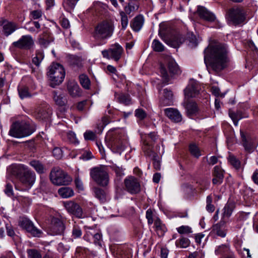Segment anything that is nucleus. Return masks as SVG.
I'll use <instances>...</instances> for the list:
<instances>
[{"instance_id":"obj_52","label":"nucleus","mask_w":258,"mask_h":258,"mask_svg":"<svg viewBox=\"0 0 258 258\" xmlns=\"http://www.w3.org/2000/svg\"><path fill=\"white\" fill-rule=\"evenodd\" d=\"M176 230L180 234H188L192 232L191 228L188 226L182 225L177 228Z\"/></svg>"},{"instance_id":"obj_9","label":"nucleus","mask_w":258,"mask_h":258,"mask_svg":"<svg viewBox=\"0 0 258 258\" xmlns=\"http://www.w3.org/2000/svg\"><path fill=\"white\" fill-rule=\"evenodd\" d=\"M123 52V48L119 44L115 43L111 45L108 49L102 50L101 53L104 58L118 61L120 59Z\"/></svg>"},{"instance_id":"obj_7","label":"nucleus","mask_w":258,"mask_h":258,"mask_svg":"<svg viewBox=\"0 0 258 258\" xmlns=\"http://www.w3.org/2000/svg\"><path fill=\"white\" fill-rule=\"evenodd\" d=\"M226 16L228 21L236 26L244 22L246 13L242 8L234 7L227 10Z\"/></svg>"},{"instance_id":"obj_63","label":"nucleus","mask_w":258,"mask_h":258,"mask_svg":"<svg viewBox=\"0 0 258 258\" xmlns=\"http://www.w3.org/2000/svg\"><path fill=\"white\" fill-rule=\"evenodd\" d=\"M94 233V231L92 229L87 231L84 236V239L87 241L90 242L91 238H92Z\"/></svg>"},{"instance_id":"obj_34","label":"nucleus","mask_w":258,"mask_h":258,"mask_svg":"<svg viewBox=\"0 0 258 258\" xmlns=\"http://www.w3.org/2000/svg\"><path fill=\"white\" fill-rule=\"evenodd\" d=\"M144 23L143 17L139 15L136 17L131 24L132 28L135 31H139L142 28Z\"/></svg>"},{"instance_id":"obj_5","label":"nucleus","mask_w":258,"mask_h":258,"mask_svg":"<svg viewBox=\"0 0 258 258\" xmlns=\"http://www.w3.org/2000/svg\"><path fill=\"white\" fill-rule=\"evenodd\" d=\"M66 75L63 66L59 63H52L49 68L47 76L50 81V86L54 88L63 82Z\"/></svg>"},{"instance_id":"obj_24","label":"nucleus","mask_w":258,"mask_h":258,"mask_svg":"<svg viewBox=\"0 0 258 258\" xmlns=\"http://www.w3.org/2000/svg\"><path fill=\"white\" fill-rule=\"evenodd\" d=\"M111 146L113 152L119 154H120L125 148L124 142L119 138L113 140L111 142Z\"/></svg>"},{"instance_id":"obj_62","label":"nucleus","mask_w":258,"mask_h":258,"mask_svg":"<svg viewBox=\"0 0 258 258\" xmlns=\"http://www.w3.org/2000/svg\"><path fill=\"white\" fill-rule=\"evenodd\" d=\"M31 16L34 20L38 19L41 17L42 12L40 10L33 11L31 12Z\"/></svg>"},{"instance_id":"obj_58","label":"nucleus","mask_w":258,"mask_h":258,"mask_svg":"<svg viewBox=\"0 0 258 258\" xmlns=\"http://www.w3.org/2000/svg\"><path fill=\"white\" fill-rule=\"evenodd\" d=\"M146 217L148 220V224L152 225L154 222L153 213L151 209H149L146 213Z\"/></svg>"},{"instance_id":"obj_19","label":"nucleus","mask_w":258,"mask_h":258,"mask_svg":"<svg viewBox=\"0 0 258 258\" xmlns=\"http://www.w3.org/2000/svg\"><path fill=\"white\" fill-rule=\"evenodd\" d=\"M165 61L167 64V67L170 74L173 75L180 74V69L175 60L172 57L167 56L165 59Z\"/></svg>"},{"instance_id":"obj_29","label":"nucleus","mask_w":258,"mask_h":258,"mask_svg":"<svg viewBox=\"0 0 258 258\" xmlns=\"http://www.w3.org/2000/svg\"><path fill=\"white\" fill-rule=\"evenodd\" d=\"M155 231L159 236H162L167 231L165 224H163L159 218H157L154 221Z\"/></svg>"},{"instance_id":"obj_25","label":"nucleus","mask_w":258,"mask_h":258,"mask_svg":"<svg viewBox=\"0 0 258 258\" xmlns=\"http://www.w3.org/2000/svg\"><path fill=\"white\" fill-rule=\"evenodd\" d=\"M242 144L245 150L249 153L253 152L255 149V146L251 140L247 139L244 133L242 131H240Z\"/></svg>"},{"instance_id":"obj_61","label":"nucleus","mask_w":258,"mask_h":258,"mask_svg":"<svg viewBox=\"0 0 258 258\" xmlns=\"http://www.w3.org/2000/svg\"><path fill=\"white\" fill-rule=\"evenodd\" d=\"M35 112L37 114V117L41 119L45 118L47 117V113L44 110H41L40 108H37Z\"/></svg>"},{"instance_id":"obj_41","label":"nucleus","mask_w":258,"mask_h":258,"mask_svg":"<svg viewBox=\"0 0 258 258\" xmlns=\"http://www.w3.org/2000/svg\"><path fill=\"white\" fill-rule=\"evenodd\" d=\"M184 41V38L180 35H176L174 36L171 40L170 44L172 46L176 47L179 46Z\"/></svg>"},{"instance_id":"obj_39","label":"nucleus","mask_w":258,"mask_h":258,"mask_svg":"<svg viewBox=\"0 0 258 258\" xmlns=\"http://www.w3.org/2000/svg\"><path fill=\"white\" fill-rule=\"evenodd\" d=\"M44 58L43 52L41 50H36L35 56L32 58V62L36 66H39Z\"/></svg>"},{"instance_id":"obj_33","label":"nucleus","mask_w":258,"mask_h":258,"mask_svg":"<svg viewBox=\"0 0 258 258\" xmlns=\"http://www.w3.org/2000/svg\"><path fill=\"white\" fill-rule=\"evenodd\" d=\"M229 115L232 120L235 126H237L238 124V121L241 119L246 117L247 116L244 115L243 113L241 111H237L236 112L232 111L229 110Z\"/></svg>"},{"instance_id":"obj_22","label":"nucleus","mask_w":258,"mask_h":258,"mask_svg":"<svg viewBox=\"0 0 258 258\" xmlns=\"http://www.w3.org/2000/svg\"><path fill=\"white\" fill-rule=\"evenodd\" d=\"M183 104L186 110L188 116L196 114L198 112V107L195 102L190 101L189 100H185V99H184Z\"/></svg>"},{"instance_id":"obj_37","label":"nucleus","mask_w":258,"mask_h":258,"mask_svg":"<svg viewBox=\"0 0 258 258\" xmlns=\"http://www.w3.org/2000/svg\"><path fill=\"white\" fill-rule=\"evenodd\" d=\"M163 93L164 99L161 101V103L163 105H169L172 100V93L167 89H164Z\"/></svg>"},{"instance_id":"obj_17","label":"nucleus","mask_w":258,"mask_h":258,"mask_svg":"<svg viewBox=\"0 0 258 258\" xmlns=\"http://www.w3.org/2000/svg\"><path fill=\"white\" fill-rule=\"evenodd\" d=\"M164 113L170 119L174 122H179L182 120V115L177 109L166 108L164 109Z\"/></svg>"},{"instance_id":"obj_50","label":"nucleus","mask_w":258,"mask_h":258,"mask_svg":"<svg viewBox=\"0 0 258 258\" xmlns=\"http://www.w3.org/2000/svg\"><path fill=\"white\" fill-rule=\"evenodd\" d=\"M121 17V24L122 29L124 30L128 25V20L126 14L123 11H120L119 13Z\"/></svg>"},{"instance_id":"obj_12","label":"nucleus","mask_w":258,"mask_h":258,"mask_svg":"<svg viewBox=\"0 0 258 258\" xmlns=\"http://www.w3.org/2000/svg\"><path fill=\"white\" fill-rule=\"evenodd\" d=\"M13 45L20 49H31L34 46V41L30 35H23L18 41L14 42Z\"/></svg>"},{"instance_id":"obj_14","label":"nucleus","mask_w":258,"mask_h":258,"mask_svg":"<svg viewBox=\"0 0 258 258\" xmlns=\"http://www.w3.org/2000/svg\"><path fill=\"white\" fill-rule=\"evenodd\" d=\"M64 230L65 226L61 220L56 217L51 219L50 230L52 235H61Z\"/></svg>"},{"instance_id":"obj_10","label":"nucleus","mask_w":258,"mask_h":258,"mask_svg":"<svg viewBox=\"0 0 258 258\" xmlns=\"http://www.w3.org/2000/svg\"><path fill=\"white\" fill-rule=\"evenodd\" d=\"M19 225L34 237H41L42 231L34 226L31 221L27 218H23L19 221Z\"/></svg>"},{"instance_id":"obj_35","label":"nucleus","mask_w":258,"mask_h":258,"mask_svg":"<svg viewBox=\"0 0 258 258\" xmlns=\"http://www.w3.org/2000/svg\"><path fill=\"white\" fill-rule=\"evenodd\" d=\"M58 194L62 198H69L74 195V190L69 187L60 188L58 190Z\"/></svg>"},{"instance_id":"obj_40","label":"nucleus","mask_w":258,"mask_h":258,"mask_svg":"<svg viewBox=\"0 0 258 258\" xmlns=\"http://www.w3.org/2000/svg\"><path fill=\"white\" fill-rule=\"evenodd\" d=\"M189 240L187 238L184 237H181L175 241L176 246L179 248H186L189 246Z\"/></svg>"},{"instance_id":"obj_64","label":"nucleus","mask_w":258,"mask_h":258,"mask_svg":"<svg viewBox=\"0 0 258 258\" xmlns=\"http://www.w3.org/2000/svg\"><path fill=\"white\" fill-rule=\"evenodd\" d=\"M112 169L116 173V176L118 177H121L124 174L122 168H120L117 166H113Z\"/></svg>"},{"instance_id":"obj_11","label":"nucleus","mask_w":258,"mask_h":258,"mask_svg":"<svg viewBox=\"0 0 258 258\" xmlns=\"http://www.w3.org/2000/svg\"><path fill=\"white\" fill-rule=\"evenodd\" d=\"M124 183L126 191L131 194L134 195L141 191V185L137 178L133 176L126 177Z\"/></svg>"},{"instance_id":"obj_23","label":"nucleus","mask_w":258,"mask_h":258,"mask_svg":"<svg viewBox=\"0 0 258 258\" xmlns=\"http://www.w3.org/2000/svg\"><path fill=\"white\" fill-rule=\"evenodd\" d=\"M17 29L18 26L15 23L9 21L3 23V32L6 36L12 34Z\"/></svg>"},{"instance_id":"obj_51","label":"nucleus","mask_w":258,"mask_h":258,"mask_svg":"<svg viewBox=\"0 0 258 258\" xmlns=\"http://www.w3.org/2000/svg\"><path fill=\"white\" fill-rule=\"evenodd\" d=\"M67 138L68 141L72 144H78L79 143L76 134L73 132L70 131L67 133Z\"/></svg>"},{"instance_id":"obj_48","label":"nucleus","mask_w":258,"mask_h":258,"mask_svg":"<svg viewBox=\"0 0 258 258\" xmlns=\"http://www.w3.org/2000/svg\"><path fill=\"white\" fill-rule=\"evenodd\" d=\"M79 0H64L63 6L68 10L73 9Z\"/></svg>"},{"instance_id":"obj_45","label":"nucleus","mask_w":258,"mask_h":258,"mask_svg":"<svg viewBox=\"0 0 258 258\" xmlns=\"http://www.w3.org/2000/svg\"><path fill=\"white\" fill-rule=\"evenodd\" d=\"M18 90L19 96L22 99L31 96V95L29 92V89H28V87H19L18 88Z\"/></svg>"},{"instance_id":"obj_21","label":"nucleus","mask_w":258,"mask_h":258,"mask_svg":"<svg viewBox=\"0 0 258 258\" xmlns=\"http://www.w3.org/2000/svg\"><path fill=\"white\" fill-rule=\"evenodd\" d=\"M214 176L212 182L214 184H221L223 180L224 170L219 166H216L214 168L213 172Z\"/></svg>"},{"instance_id":"obj_6","label":"nucleus","mask_w":258,"mask_h":258,"mask_svg":"<svg viewBox=\"0 0 258 258\" xmlns=\"http://www.w3.org/2000/svg\"><path fill=\"white\" fill-rule=\"evenodd\" d=\"M49 178L51 182L57 186L68 185L72 181L68 174L58 167L51 169Z\"/></svg>"},{"instance_id":"obj_44","label":"nucleus","mask_w":258,"mask_h":258,"mask_svg":"<svg viewBox=\"0 0 258 258\" xmlns=\"http://www.w3.org/2000/svg\"><path fill=\"white\" fill-rule=\"evenodd\" d=\"M138 9V5L134 2H130L127 5L124 7V12L126 14H130L132 12Z\"/></svg>"},{"instance_id":"obj_3","label":"nucleus","mask_w":258,"mask_h":258,"mask_svg":"<svg viewBox=\"0 0 258 258\" xmlns=\"http://www.w3.org/2000/svg\"><path fill=\"white\" fill-rule=\"evenodd\" d=\"M35 131L34 126L29 122L17 121L11 125L9 135L16 138H22L30 136Z\"/></svg>"},{"instance_id":"obj_59","label":"nucleus","mask_w":258,"mask_h":258,"mask_svg":"<svg viewBox=\"0 0 258 258\" xmlns=\"http://www.w3.org/2000/svg\"><path fill=\"white\" fill-rule=\"evenodd\" d=\"M82 235V231L78 226H74L72 230V236L74 238H78Z\"/></svg>"},{"instance_id":"obj_4","label":"nucleus","mask_w":258,"mask_h":258,"mask_svg":"<svg viewBox=\"0 0 258 258\" xmlns=\"http://www.w3.org/2000/svg\"><path fill=\"white\" fill-rule=\"evenodd\" d=\"M18 170L16 177L19 183L23 186V189L27 190L30 188L36 180L35 172L23 164L19 165L18 166Z\"/></svg>"},{"instance_id":"obj_32","label":"nucleus","mask_w":258,"mask_h":258,"mask_svg":"<svg viewBox=\"0 0 258 258\" xmlns=\"http://www.w3.org/2000/svg\"><path fill=\"white\" fill-rule=\"evenodd\" d=\"M94 193L96 198H97L101 203H104L110 199L107 193L101 188H95Z\"/></svg>"},{"instance_id":"obj_28","label":"nucleus","mask_w":258,"mask_h":258,"mask_svg":"<svg viewBox=\"0 0 258 258\" xmlns=\"http://www.w3.org/2000/svg\"><path fill=\"white\" fill-rule=\"evenodd\" d=\"M141 140L143 142L142 149L145 154L147 156H151L153 153L152 146L149 141L146 140V136L141 134Z\"/></svg>"},{"instance_id":"obj_30","label":"nucleus","mask_w":258,"mask_h":258,"mask_svg":"<svg viewBox=\"0 0 258 258\" xmlns=\"http://www.w3.org/2000/svg\"><path fill=\"white\" fill-rule=\"evenodd\" d=\"M29 164L34 168L38 174H43L45 171L44 165L38 160L33 159L29 161Z\"/></svg>"},{"instance_id":"obj_2","label":"nucleus","mask_w":258,"mask_h":258,"mask_svg":"<svg viewBox=\"0 0 258 258\" xmlns=\"http://www.w3.org/2000/svg\"><path fill=\"white\" fill-rule=\"evenodd\" d=\"M114 24L112 20H105L99 23L95 27L93 32V37L100 42L98 45L105 43L101 42L111 37L114 30Z\"/></svg>"},{"instance_id":"obj_13","label":"nucleus","mask_w":258,"mask_h":258,"mask_svg":"<svg viewBox=\"0 0 258 258\" xmlns=\"http://www.w3.org/2000/svg\"><path fill=\"white\" fill-rule=\"evenodd\" d=\"M201 87L199 83L195 81H190L189 84L184 90V99L189 100L190 98L196 97L200 92Z\"/></svg>"},{"instance_id":"obj_47","label":"nucleus","mask_w":258,"mask_h":258,"mask_svg":"<svg viewBox=\"0 0 258 258\" xmlns=\"http://www.w3.org/2000/svg\"><path fill=\"white\" fill-rule=\"evenodd\" d=\"M228 161L235 168L238 169L240 167V162L234 155H230L228 157Z\"/></svg>"},{"instance_id":"obj_43","label":"nucleus","mask_w":258,"mask_h":258,"mask_svg":"<svg viewBox=\"0 0 258 258\" xmlns=\"http://www.w3.org/2000/svg\"><path fill=\"white\" fill-rule=\"evenodd\" d=\"M117 99L119 103L124 104L125 105H129L131 103V97L128 94H120L118 95Z\"/></svg>"},{"instance_id":"obj_20","label":"nucleus","mask_w":258,"mask_h":258,"mask_svg":"<svg viewBox=\"0 0 258 258\" xmlns=\"http://www.w3.org/2000/svg\"><path fill=\"white\" fill-rule=\"evenodd\" d=\"M197 13L200 18L209 22H213L216 19L214 14L208 11L206 8L199 6L197 10Z\"/></svg>"},{"instance_id":"obj_16","label":"nucleus","mask_w":258,"mask_h":258,"mask_svg":"<svg viewBox=\"0 0 258 258\" xmlns=\"http://www.w3.org/2000/svg\"><path fill=\"white\" fill-rule=\"evenodd\" d=\"M54 40L52 34L48 30H45L40 34L38 38V43L41 47L46 48Z\"/></svg>"},{"instance_id":"obj_49","label":"nucleus","mask_w":258,"mask_h":258,"mask_svg":"<svg viewBox=\"0 0 258 258\" xmlns=\"http://www.w3.org/2000/svg\"><path fill=\"white\" fill-rule=\"evenodd\" d=\"M189 150L190 154L196 158H198L201 155L199 148L195 144L189 145Z\"/></svg>"},{"instance_id":"obj_60","label":"nucleus","mask_w":258,"mask_h":258,"mask_svg":"<svg viewBox=\"0 0 258 258\" xmlns=\"http://www.w3.org/2000/svg\"><path fill=\"white\" fill-rule=\"evenodd\" d=\"M52 154L56 159H60L62 157V151L60 148L55 147L53 149Z\"/></svg>"},{"instance_id":"obj_27","label":"nucleus","mask_w":258,"mask_h":258,"mask_svg":"<svg viewBox=\"0 0 258 258\" xmlns=\"http://www.w3.org/2000/svg\"><path fill=\"white\" fill-rule=\"evenodd\" d=\"M216 255H225L226 256L231 254H234L231 251L228 244H222L216 247L215 250Z\"/></svg>"},{"instance_id":"obj_18","label":"nucleus","mask_w":258,"mask_h":258,"mask_svg":"<svg viewBox=\"0 0 258 258\" xmlns=\"http://www.w3.org/2000/svg\"><path fill=\"white\" fill-rule=\"evenodd\" d=\"M67 90L69 94L73 97H77L81 95V89L75 81H69L68 82Z\"/></svg>"},{"instance_id":"obj_57","label":"nucleus","mask_w":258,"mask_h":258,"mask_svg":"<svg viewBox=\"0 0 258 258\" xmlns=\"http://www.w3.org/2000/svg\"><path fill=\"white\" fill-rule=\"evenodd\" d=\"M28 254L29 258H42L40 253L35 249L28 250Z\"/></svg>"},{"instance_id":"obj_56","label":"nucleus","mask_w":258,"mask_h":258,"mask_svg":"<svg viewBox=\"0 0 258 258\" xmlns=\"http://www.w3.org/2000/svg\"><path fill=\"white\" fill-rule=\"evenodd\" d=\"M84 137L86 140H94L96 136L95 133L91 131H87L84 134Z\"/></svg>"},{"instance_id":"obj_8","label":"nucleus","mask_w":258,"mask_h":258,"mask_svg":"<svg viewBox=\"0 0 258 258\" xmlns=\"http://www.w3.org/2000/svg\"><path fill=\"white\" fill-rule=\"evenodd\" d=\"M90 176L99 185L105 186L108 184L109 178L106 168L104 167H97L92 168L90 171Z\"/></svg>"},{"instance_id":"obj_46","label":"nucleus","mask_w":258,"mask_h":258,"mask_svg":"<svg viewBox=\"0 0 258 258\" xmlns=\"http://www.w3.org/2000/svg\"><path fill=\"white\" fill-rule=\"evenodd\" d=\"M152 47L156 52H161L164 50V45L157 39H154L153 41Z\"/></svg>"},{"instance_id":"obj_31","label":"nucleus","mask_w":258,"mask_h":258,"mask_svg":"<svg viewBox=\"0 0 258 258\" xmlns=\"http://www.w3.org/2000/svg\"><path fill=\"white\" fill-rule=\"evenodd\" d=\"M53 98L55 103L60 106H66L67 103V100L63 94L59 93L56 91L52 92Z\"/></svg>"},{"instance_id":"obj_1","label":"nucleus","mask_w":258,"mask_h":258,"mask_svg":"<svg viewBox=\"0 0 258 258\" xmlns=\"http://www.w3.org/2000/svg\"><path fill=\"white\" fill-rule=\"evenodd\" d=\"M228 61L226 45H209L204 50V61L208 70L219 72L226 66Z\"/></svg>"},{"instance_id":"obj_38","label":"nucleus","mask_w":258,"mask_h":258,"mask_svg":"<svg viewBox=\"0 0 258 258\" xmlns=\"http://www.w3.org/2000/svg\"><path fill=\"white\" fill-rule=\"evenodd\" d=\"M79 80L81 85L84 89H90L91 82L89 77L86 75H80L79 76Z\"/></svg>"},{"instance_id":"obj_36","label":"nucleus","mask_w":258,"mask_h":258,"mask_svg":"<svg viewBox=\"0 0 258 258\" xmlns=\"http://www.w3.org/2000/svg\"><path fill=\"white\" fill-rule=\"evenodd\" d=\"M234 207V205L232 203H228L226 204L223 209V218H229L231 216Z\"/></svg>"},{"instance_id":"obj_15","label":"nucleus","mask_w":258,"mask_h":258,"mask_svg":"<svg viewBox=\"0 0 258 258\" xmlns=\"http://www.w3.org/2000/svg\"><path fill=\"white\" fill-rule=\"evenodd\" d=\"M63 205L69 213L78 218L82 216V209L77 203L73 201H68L64 202Z\"/></svg>"},{"instance_id":"obj_55","label":"nucleus","mask_w":258,"mask_h":258,"mask_svg":"<svg viewBox=\"0 0 258 258\" xmlns=\"http://www.w3.org/2000/svg\"><path fill=\"white\" fill-rule=\"evenodd\" d=\"M135 116L140 120H143L146 117L147 114L143 109H137L135 111Z\"/></svg>"},{"instance_id":"obj_26","label":"nucleus","mask_w":258,"mask_h":258,"mask_svg":"<svg viewBox=\"0 0 258 258\" xmlns=\"http://www.w3.org/2000/svg\"><path fill=\"white\" fill-rule=\"evenodd\" d=\"M213 231L218 236L225 237L227 234V231L224 222H220L213 226Z\"/></svg>"},{"instance_id":"obj_42","label":"nucleus","mask_w":258,"mask_h":258,"mask_svg":"<svg viewBox=\"0 0 258 258\" xmlns=\"http://www.w3.org/2000/svg\"><path fill=\"white\" fill-rule=\"evenodd\" d=\"M197 183L198 184L197 188L200 192H203L208 189L210 185V182L205 179H200Z\"/></svg>"},{"instance_id":"obj_54","label":"nucleus","mask_w":258,"mask_h":258,"mask_svg":"<svg viewBox=\"0 0 258 258\" xmlns=\"http://www.w3.org/2000/svg\"><path fill=\"white\" fill-rule=\"evenodd\" d=\"M4 192L9 197L14 196L13 185L11 183H7L6 184Z\"/></svg>"},{"instance_id":"obj_53","label":"nucleus","mask_w":258,"mask_h":258,"mask_svg":"<svg viewBox=\"0 0 258 258\" xmlns=\"http://www.w3.org/2000/svg\"><path fill=\"white\" fill-rule=\"evenodd\" d=\"M94 243L101 247L102 246V235L99 233H94L92 236Z\"/></svg>"}]
</instances>
